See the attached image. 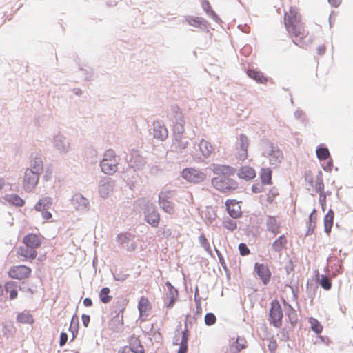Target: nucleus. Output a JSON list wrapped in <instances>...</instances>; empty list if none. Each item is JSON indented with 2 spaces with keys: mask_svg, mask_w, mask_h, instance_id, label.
<instances>
[{
  "mask_svg": "<svg viewBox=\"0 0 353 353\" xmlns=\"http://www.w3.org/2000/svg\"><path fill=\"white\" fill-rule=\"evenodd\" d=\"M3 289L1 284L0 283V296H1L3 295Z\"/></svg>",
  "mask_w": 353,
  "mask_h": 353,
  "instance_id": "63",
  "label": "nucleus"
},
{
  "mask_svg": "<svg viewBox=\"0 0 353 353\" xmlns=\"http://www.w3.org/2000/svg\"><path fill=\"white\" fill-rule=\"evenodd\" d=\"M201 246L208 252H211V247L210 243L204 234H201L199 238Z\"/></svg>",
  "mask_w": 353,
  "mask_h": 353,
  "instance_id": "42",
  "label": "nucleus"
},
{
  "mask_svg": "<svg viewBox=\"0 0 353 353\" xmlns=\"http://www.w3.org/2000/svg\"><path fill=\"white\" fill-rule=\"evenodd\" d=\"M320 285L325 290H329L332 288V282L330 279L325 275H322L319 279Z\"/></svg>",
  "mask_w": 353,
  "mask_h": 353,
  "instance_id": "39",
  "label": "nucleus"
},
{
  "mask_svg": "<svg viewBox=\"0 0 353 353\" xmlns=\"http://www.w3.org/2000/svg\"><path fill=\"white\" fill-rule=\"evenodd\" d=\"M43 169V162L41 159H36L32 165V169L33 172H37L39 174L40 172Z\"/></svg>",
  "mask_w": 353,
  "mask_h": 353,
  "instance_id": "43",
  "label": "nucleus"
},
{
  "mask_svg": "<svg viewBox=\"0 0 353 353\" xmlns=\"http://www.w3.org/2000/svg\"><path fill=\"white\" fill-rule=\"evenodd\" d=\"M237 174L241 179L251 180L256 176V172L253 168L245 165L239 170Z\"/></svg>",
  "mask_w": 353,
  "mask_h": 353,
  "instance_id": "20",
  "label": "nucleus"
},
{
  "mask_svg": "<svg viewBox=\"0 0 353 353\" xmlns=\"http://www.w3.org/2000/svg\"><path fill=\"white\" fill-rule=\"evenodd\" d=\"M181 176L185 180L192 183H199L204 181L206 179L205 173L200 170L193 168L183 169Z\"/></svg>",
  "mask_w": 353,
  "mask_h": 353,
  "instance_id": "5",
  "label": "nucleus"
},
{
  "mask_svg": "<svg viewBox=\"0 0 353 353\" xmlns=\"http://www.w3.org/2000/svg\"><path fill=\"white\" fill-rule=\"evenodd\" d=\"M190 196H191V199L193 200V196H192V193H190Z\"/></svg>",
  "mask_w": 353,
  "mask_h": 353,
  "instance_id": "64",
  "label": "nucleus"
},
{
  "mask_svg": "<svg viewBox=\"0 0 353 353\" xmlns=\"http://www.w3.org/2000/svg\"><path fill=\"white\" fill-rule=\"evenodd\" d=\"M334 213L332 210H329L324 217V230L329 235L334 223Z\"/></svg>",
  "mask_w": 353,
  "mask_h": 353,
  "instance_id": "25",
  "label": "nucleus"
},
{
  "mask_svg": "<svg viewBox=\"0 0 353 353\" xmlns=\"http://www.w3.org/2000/svg\"><path fill=\"white\" fill-rule=\"evenodd\" d=\"M81 319H82V322H83V325L85 327H88L90 320V316L87 315V314H83Z\"/></svg>",
  "mask_w": 353,
  "mask_h": 353,
  "instance_id": "50",
  "label": "nucleus"
},
{
  "mask_svg": "<svg viewBox=\"0 0 353 353\" xmlns=\"http://www.w3.org/2000/svg\"><path fill=\"white\" fill-rule=\"evenodd\" d=\"M5 180L3 179V178H0V191H1L3 190V188H4L5 186Z\"/></svg>",
  "mask_w": 353,
  "mask_h": 353,
  "instance_id": "59",
  "label": "nucleus"
},
{
  "mask_svg": "<svg viewBox=\"0 0 353 353\" xmlns=\"http://www.w3.org/2000/svg\"><path fill=\"white\" fill-rule=\"evenodd\" d=\"M118 159L114 152L112 150H107L103 155V159L101 162L102 171L107 174H112L117 170Z\"/></svg>",
  "mask_w": 353,
  "mask_h": 353,
  "instance_id": "4",
  "label": "nucleus"
},
{
  "mask_svg": "<svg viewBox=\"0 0 353 353\" xmlns=\"http://www.w3.org/2000/svg\"><path fill=\"white\" fill-rule=\"evenodd\" d=\"M83 304L86 307H90L92 305V301L91 300V299L90 298H85L84 300H83Z\"/></svg>",
  "mask_w": 353,
  "mask_h": 353,
  "instance_id": "56",
  "label": "nucleus"
},
{
  "mask_svg": "<svg viewBox=\"0 0 353 353\" xmlns=\"http://www.w3.org/2000/svg\"><path fill=\"white\" fill-rule=\"evenodd\" d=\"M268 347L272 352H274L277 347L276 341H270Z\"/></svg>",
  "mask_w": 353,
  "mask_h": 353,
  "instance_id": "53",
  "label": "nucleus"
},
{
  "mask_svg": "<svg viewBox=\"0 0 353 353\" xmlns=\"http://www.w3.org/2000/svg\"><path fill=\"white\" fill-rule=\"evenodd\" d=\"M199 147L203 157L205 158L210 157L213 151L212 144L205 139L200 141Z\"/></svg>",
  "mask_w": 353,
  "mask_h": 353,
  "instance_id": "24",
  "label": "nucleus"
},
{
  "mask_svg": "<svg viewBox=\"0 0 353 353\" xmlns=\"http://www.w3.org/2000/svg\"><path fill=\"white\" fill-rule=\"evenodd\" d=\"M212 184L217 190L223 192L234 190L238 187L236 181L226 175H219L214 177L212 179Z\"/></svg>",
  "mask_w": 353,
  "mask_h": 353,
  "instance_id": "3",
  "label": "nucleus"
},
{
  "mask_svg": "<svg viewBox=\"0 0 353 353\" xmlns=\"http://www.w3.org/2000/svg\"><path fill=\"white\" fill-rule=\"evenodd\" d=\"M154 137L161 141L165 140L168 135L167 128L161 121H154L153 123Z\"/></svg>",
  "mask_w": 353,
  "mask_h": 353,
  "instance_id": "13",
  "label": "nucleus"
},
{
  "mask_svg": "<svg viewBox=\"0 0 353 353\" xmlns=\"http://www.w3.org/2000/svg\"><path fill=\"white\" fill-rule=\"evenodd\" d=\"M51 205L52 199L50 198H43L39 199L37 203L34 205V209L37 211H43L49 209Z\"/></svg>",
  "mask_w": 353,
  "mask_h": 353,
  "instance_id": "33",
  "label": "nucleus"
},
{
  "mask_svg": "<svg viewBox=\"0 0 353 353\" xmlns=\"http://www.w3.org/2000/svg\"><path fill=\"white\" fill-rule=\"evenodd\" d=\"M205 323L208 325H212L216 323V318L213 313H208L205 316Z\"/></svg>",
  "mask_w": 353,
  "mask_h": 353,
  "instance_id": "45",
  "label": "nucleus"
},
{
  "mask_svg": "<svg viewBox=\"0 0 353 353\" xmlns=\"http://www.w3.org/2000/svg\"><path fill=\"white\" fill-rule=\"evenodd\" d=\"M211 170L214 174H216L219 176L226 175L228 174H230L234 172L232 168L230 166L217 164L212 165Z\"/></svg>",
  "mask_w": 353,
  "mask_h": 353,
  "instance_id": "26",
  "label": "nucleus"
},
{
  "mask_svg": "<svg viewBox=\"0 0 353 353\" xmlns=\"http://www.w3.org/2000/svg\"><path fill=\"white\" fill-rule=\"evenodd\" d=\"M265 153L269 158L270 163L275 167L279 165L283 159L281 150L272 145L268 146Z\"/></svg>",
  "mask_w": 353,
  "mask_h": 353,
  "instance_id": "9",
  "label": "nucleus"
},
{
  "mask_svg": "<svg viewBox=\"0 0 353 353\" xmlns=\"http://www.w3.org/2000/svg\"><path fill=\"white\" fill-rule=\"evenodd\" d=\"M23 243L27 247L32 248L36 250L40 247L41 241L37 234H28L23 237Z\"/></svg>",
  "mask_w": 353,
  "mask_h": 353,
  "instance_id": "16",
  "label": "nucleus"
},
{
  "mask_svg": "<svg viewBox=\"0 0 353 353\" xmlns=\"http://www.w3.org/2000/svg\"><path fill=\"white\" fill-rule=\"evenodd\" d=\"M226 208L230 216L237 219L241 216V206L235 200H228L225 203Z\"/></svg>",
  "mask_w": 353,
  "mask_h": 353,
  "instance_id": "15",
  "label": "nucleus"
},
{
  "mask_svg": "<svg viewBox=\"0 0 353 353\" xmlns=\"http://www.w3.org/2000/svg\"><path fill=\"white\" fill-rule=\"evenodd\" d=\"M67 341H68V334L65 332H61L60 334V341H59L60 346L62 347L64 345H65Z\"/></svg>",
  "mask_w": 353,
  "mask_h": 353,
  "instance_id": "48",
  "label": "nucleus"
},
{
  "mask_svg": "<svg viewBox=\"0 0 353 353\" xmlns=\"http://www.w3.org/2000/svg\"><path fill=\"white\" fill-rule=\"evenodd\" d=\"M312 177L310 174L306 175V176H305V179L307 180L308 182L314 187L315 190L317 192H319L320 194H322L323 190H324V184L323 183L322 179L321 177H317L315 179L314 185L312 184Z\"/></svg>",
  "mask_w": 353,
  "mask_h": 353,
  "instance_id": "31",
  "label": "nucleus"
},
{
  "mask_svg": "<svg viewBox=\"0 0 353 353\" xmlns=\"http://www.w3.org/2000/svg\"><path fill=\"white\" fill-rule=\"evenodd\" d=\"M320 202L321 203V206H322V208H323V210H324V207L325 205V195L323 194H321L320 195Z\"/></svg>",
  "mask_w": 353,
  "mask_h": 353,
  "instance_id": "55",
  "label": "nucleus"
},
{
  "mask_svg": "<svg viewBox=\"0 0 353 353\" xmlns=\"http://www.w3.org/2000/svg\"><path fill=\"white\" fill-rule=\"evenodd\" d=\"M249 146V140L248 137L241 134L239 135V142L236 147V157L240 161H245L248 158V149Z\"/></svg>",
  "mask_w": 353,
  "mask_h": 353,
  "instance_id": "8",
  "label": "nucleus"
},
{
  "mask_svg": "<svg viewBox=\"0 0 353 353\" xmlns=\"http://www.w3.org/2000/svg\"><path fill=\"white\" fill-rule=\"evenodd\" d=\"M252 191L254 193H259L263 191V186L259 183H256L252 185Z\"/></svg>",
  "mask_w": 353,
  "mask_h": 353,
  "instance_id": "49",
  "label": "nucleus"
},
{
  "mask_svg": "<svg viewBox=\"0 0 353 353\" xmlns=\"http://www.w3.org/2000/svg\"><path fill=\"white\" fill-rule=\"evenodd\" d=\"M239 250L240 254L242 256L248 255L250 252V250L248 248V246L246 245V244H245L243 243H241L239 245Z\"/></svg>",
  "mask_w": 353,
  "mask_h": 353,
  "instance_id": "47",
  "label": "nucleus"
},
{
  "mask_svg": "<svg viewBox=\"0 0 353 353\" xmlns=\"http://www.w3.org/2000/svg\"><path fill=\"white\" fill-rule=\"evenodd\" d=\"M165 285L168 288V292L165 294V299L168 301L165 303L166 307L172 308L178 300L179 292L169 281L165 283Z\"/></svg>",
  "mask_w": 353,
  "mask_h": 353,
  "instance_id": "11",
  "label": "nucleus"
},
{
  "mask_svg": "<svg viewBox=\"0 0 353 353\" xmlns=\"http://www.w3.org/2000/svg\"><path fill=\"white\" fill-rule=\"evenodd\" d=\"M284 25L293 42L295 44L301 45L309 32L301 21V17L297 7L291 6L289 11L285 13Z\"/></svg>",
  "mask_w": 353,
  "mask_h": 353,
  "instance_id": "1",
  "label": "nucleus"
},
{
  "mask_svg": "<svg viewBox=\"0 0 353 353\" xmlns=\"http://www.w3.org/2000/svg\"><path fill=\"white\" fill-rule=\"evenodd\" d=\"M118 239L121 241L124 242L128 239V235L126 234H121L118 236Z\"/></svg>",
  "mask_w": 353,
  "mask_h": 353,
  "instance_id": "57",
  "label": "nucleus"
},
{
  "mask_svg": "<svg viewBox=\"0 0 353 353\" xmlns=\"http://www.w3.org/2000/svg\"><path fill=\"white\" fill-rule=\"evenodd\" d=\"M39 174L32 170H26L23 179V188L26 191H31L37 184Z\"/></svg>",
  "mask_w": 353,
  "mask_h": 353,
  "instance_id": "10",
  "label": "nucleus"
},
{
  "mask_svg": "<svg viewBox=\"0 0 353 353\" xmlns=\"http://www.w3.org/2000/svg\"><path fill=\"white\" fill-rule=\"evenodd\" d=\"M196 310H197V313L201 314V312H202V309H201V304L200 303H199L197 304V306H196Z\"/></svg>",
  "mask_w": 353,
  "mask_h": 353,
  "instance_id": "60",
  "label": "nucleus"
},
{
  "mask_svg": "<svg viewBox=\"0 0 353 353\" xmlns=\"http://www.w3.org/2000/svg\"><path fill=\"white\" fill-rule=\"evenodd\" d=\"M164 233H166L167 236H169L171 235L172 232H171V230L170 229H168L167 231H164Z\"/></svg>",
  "mask_w": 353,
  "mask_h": 353,
  "instance_id": "62",
  "label": "nucleus"
},
{
  "mask_svg": "<svg viewBox=\"0 0 353 353\" xmlns=\"http://www.w3.org/2000/svg\"><path fill=\"white\" fill-rule=\"evenodd\" d=\"M288 240L285 235L280 236L272 243V248L275 252H281L285 248Z\"/></svg>",
  "mask_w": 353,
  "mask_h": 353,
  "instance_id": "29",
  "label": "nucleus"
},
{
  "mask_svg": "<svg viewBox=\"0 0 353 353\" xmlns=\"http://www.w3.org/2000/svg\"><path fill=\"white\" fill-rule=\"evenodd\" d=\"M145 219L152 227H157L160 221V216L154 208H150L145 214Z\"/></svg>",
  "mask_w": 353,
  "mask_h": 353,
  "instance_id": "18",
  "label": "nucleus"
},
{
  "mask_svg": "<svg viewBox=\"0 0 353 353\" xmlns=\"http://www.w3.org/2000/svg\"><path fill=\"white\" fill-rule=\"evenodd\" d=\"M245 346L244 345H242L240 347H239L238 346L236 347V350H233V347H230V351L232 352V353H236V352H239L241 350H242L243 348H244Z\"/></svg>",
  "mask_w": 353,
  "mask_h": 353,
  "instance_id": "58",
  "label": "nucleus"
},
{
  "mask_svg": "<svg viewBox=\"0 0 353 353\" xmlns=\"http://www.w3.org/2000/svg\"><path fill=\"white\" fill-rule=\"evenodd\" d=\"M309 323L311 325V329L312 331H314L316 334H320L323 331V326L319 323V321L312 317H310L309 319Z\"/></svg>",
  "mask_w": 353,
  "mask_h": 353,
  "instance_id": "37",
  "label": "nucleus"
},
{
  "mask_svg": "<svg viewBox=\"0 0 353 353\" xmlns=\"http://www.w3.org/2000/svg\"><path fill=\"white\" fill-rule=\"evenodd\" d=\"M254 271L261 279L263 284L266 285L269 283L272 274L268 265L263 263H256L254 265Z\"/></svg>",
  "mask_w": 353,
  "mask_h": 353,
  "instance_id": "12",
  "label": "nucleus"
},
{
  "mask_svg": "<svg viewBox=\"0 0 353 353\" xmlns=\"http://www.w3.org/2000/svg\"><path fill=\"white\" fill-rule=\"evenodd\" d=\"M81 200L83 201V205H85L86 206V205L88 204V200H87V199H84V198H83V197H81Z\"/></svg>",
  "mask_w": 353,
  "mask_h": 353,
  "instance_id": "61",
  "label": "nucleus"
},
{
  "mask_svg": "<svg viewBox=\"0 0 353 353\" xmlns=\"http://www.w3.org/2000/svg\"><path fill=\"white\" fill-rule=\"evenodd\" d=\"M316 212V210L314 209L309 216L310 228H312V230H314L316 225L317 215Z\"/></svg>",
  "mask_w": 353,
  "mask_h": 353,
  "instance_id": "44",
  "label": "nucleus"
},
{
  "mask_svg": "<svg viewBox=\"0 0 353 353\" xmlns=\"http://www.w3.org/2000/svg\"><path fill=\"white\" fill-rule=\"evenodd\" d=\"M140 316L146 314L151 309L152 305L149 299L145 296H141L138 304Z\"/></svg>",
  "mask_w": 353,
  "mask_h": 353,
  "instance_id": "22",
  "label": "nucleus"
},
{
  "mask_svg": "<svg viewBox=\"0 0 353 353\" xmlns=\"http://www.w3.org/2000/svg\"><path fill=\"white\" fill-rule=\"evenodd\" d=\"M270 322L275 327H279L282 325L283 311L281 306L277 300H274L271 303L270 310Z\"/></svg>",
  "mask_w": 353,
  "mask_h": 353,
  "instance_id": "7",
  "label": "nucleus"
},
{
  "mask_svg": "<svg viewBox=\"0 0 353 353\" xmlns=\"http://www.w3.org/2000/svg\"><path fill=\"white\" fill-rule=\"evenodd\" d=\"M17 254L18 256L23 257L25 260L33 261L37 256V252L32 248L20 246L17 248Z\"/></svg>",
  "mask_w": 353,
  "mask_h": 353,
  "instance_id": "14",
  "label": "nucleus"
},
{
  "mask_svg": "<svg viewBox=\"0 0 353 353\" xmlns=\"http://www.w3.org/2000/svg\"><path fill=\"white\" fill-rule=\"evenodd\" d=\"M329 3L334 7H338L341 3V0H328Z\"/></svg>",
  "mask_w": 353,
  "mask_h": 353,
  "instance_id": "54",
  "label": "nucleus"
},
{
  "mask_svg": "<svg viewBox=\"0 0 353 353\" xmlns=\"http://www.w3.org/2000/svg\"><path fill=\"white\" fill-rule=\"evenodd\" d=\"M41 212L42 213V216L43 219H50V218H52V214L50 212H48L47 210H43Z\"/></svg>",
  "mask_w": 353,
  "mask_h": 353,
  "instance_id": "52",
  "label": "nucleus"
},
{
  "mask_svg": "<svg viewBox=\"0 0 353 353\" xmlns=\"http://www.w3.org/2000/svg\"><path fill=\"white\" fill-rule=\"evenodd\" d=\"M32 269L24 265L12 266L8 272V276L14 279L23 280L30 277Z\"/></svg>",
  "mask_w": 353,
  "mask_h": 353,
  "instance_id": "6",
  "label": "nucleus"
},
{
  "mask_svg": "<svg viewBox=\"0 0 353 353\" xmlns=\"http://www.w3.org/2000/svg\"><path fill=\"white\" fill-rule=\"evenodd\" d=\"M159 205L161 208L168 214H173L174 212V204L168 201L163 198L162 196H159Z\"/></svg>",
  "mask_w": 353,
  "mask_h": 353,
  "instance_id": "34",
  "label": "nucleus"
},
{
  "mask_svg": "<svg viewBox=\"0 0 353 353\" xmlns=\"http://www.w3.org/2000/svg\"><path fill=\"white\" fill-rule=\"evenodd\" d=\"M129 348L134 353H144L143 345L139 337L132 335L129 339Z\"/></svg>",
  "mask_w": 353,
  "mask_h": 353,
  "instance_id": "19",
  "label": "nucleus"
},
{
  "mask_svg": "<svg viewBox=\"0 0 353 353\" xmlns=\"http://www.w3.org/2000/svg\"><path fill=\"white\" fill-rule=\"evenodd\" d=\"M17 288L18 285L14 281H8L5 284V290L7 293H9V296L11 300H13L17 297Z\"/></svg>",
  "mask_w": 353,
  "mask_h": 353,
  "instance_id": "28",
  "label": "nucleus"
},
{
  "mask_svg": "<svg viewBox=\"0 0 353 353\" xmlns=\"http://www.w3.org/2000/svg\"><path fill=\"white\" fill-rule=\"evenodd\" d=\"M325 50L326 48L325 45H321L316 49L319 55H323L325 52Z\"/></svg>",
  "mask_w": 353,
  "mask_h": 353,
  "instance_id": "51",
  "label": "nucleus"
},
{
  "mask_svg": "<svg viewBox=\"0 0 353 353\" xmlns=\"http://www.w3.org/2000/svg\"><path fill=\"white\" fill-rule=\"evenodd\" d=\"M17 322L21 324H32L34 323L33 316L28 312H22L17 316Z\"/></svg>",
  "mask_w": 353,
  "mask_h": 353,
  "instance_id": "30",
  "label": "nucleus"
},
{
  "mask_svg": "<svg viewBox=\"0 0 353 353\" xmlns=\"http://www.w3.org/2000/svg\"><path fill=\"white\" fill-rule=\"evenodd\" d=\"M223 225L230 231H234L237 228L236 222L230 219H224L223 221Z\"/></svg>",
  "mask_w": 353,
  "mask_h": 353,
  "instance_id": "40",
  "label": "nucleus"
},
{
  "mask_svg": "<svg viewBox=\"0 0 353 353\" xmlns=\"http://www.w3.org/2000/svg\"><path fill=\"white\" fill-rule=\"evenodd\" d=\"M112 191L109 184H103L100 186L99 192L103 197H106Z\"/></svg>",
  "mask_w": 353,
  "mask_h": 353,
  "instance_id": "46",
  "label": "nucleus"
},
{
  "mask_svg": "<svg viewBox=\"0 0 353 353\" xmlns=\"http://www.w3.org/2000/svg\"><path fill=\"white\" fill-rule=\"evenodd\" d=\"M247 74L259 83L266 84L268 83V77L264 76L261 71L250 69L247 71Z\"/></svg>",
  "mask_w": 353,
  "mask_h": 353,
  "instance_id": "21",
  "label": "nucleus"
},
{
  "mask_svg": "<svg viewBox=\"0 0 353 353\" xmlns=\"http://www.w3.org/2000/svg\"><path fill=\"white\" fill-rule=\"evenodd\" d=\"M185 21L190 26L200 29H206L209 26V23L202 17L188 16L185 18Z\"/></svg>",
  "mask_w": 353,
  "mask_h": 353,
  "instance_id": "17",
  "label": "nucleus"
},
{
  "mask_svg": "<svg viewBox=\"0 0 353 353\" xmlns=\"http://www.w3.org/2000/svg\"><path fill=\"white\" fill-rule=\"evenodd\" d=\"M318 159L321 161L325 160L330 157V152L327 148H319L316 151Z\"/></svg>",
  "mask_w": 353,
  "mask_h": 353,
  "instance_id": "38",
  "label": "nucleus"
},
{
  "mask_svg": "<svg viewBox=\"0 0 353 353\" xmlns=\"http://www.w3.org/2000/svg\"><path fill=\"white\" fill-rule=\"evenodd\" d=\"M260 178L263 185L272 184V170L268 168H262L260 173Z\"/></svg>",
  "mask_w": 353,
  "mask_h": 353,
  "instance_id": "32",
  "label": "nucleus"
},
{
  "mask_svg": "<svg viewBox=\"0 0 353 353\" xmlns=\"http://www.w3.org/2000/svg\"><path fill=\"white\" fill-rule=\"evenodd\" d=\"M110 290L109 288H103L99 292V298L102 303H108L112 299V296L110 295Z\"/></svg>",
  "mask_w": 353,
  "mask_h": 353,
  "instance_id": "35",
  "label": "nucleus"
},
{
  "mask_svg": "<svg viewBox=\"0 0 353 353\" xmlns=\"http://www.w3.org/2000/svg\"><path fill=\"white\" fill-rule=\"evenodd\" d=\"M268 230L277 234L279 232L280 225L274 217H270L268 220Z\"/></svg>",
  "mask_w": 353,
  "mask_h": 353,
  "instance_id": "36",
  "label": "nucleus"
},
{
  "mask_svg": "<svg viewBox=\"0 0 353 353\" xmlns=\"http://www.w3.org/2000/svg\"><path fill=\"white\" fill-rule=\"evenodd\" d=\"M172 115L173 121L175 123L174 128L175 131L178 130V133L175 134V141L177 143V145L179 148L184 149L188 145V141L185 140L183 141V139H186L183 137V133L184 132V125H185V119L184 116L178 106H174L172 108Z\"/></svg>",
  "mask_w": 353,
  "mask_h": 353,
  "instance_id": "2",
  "label": "nucleus"
},
{
  "mask_svg": "<svg viewBox=\"0 0 353 353\" xmlns=\"http://www.w3.org/2000/svg\"><path fill=\"white\" fill-rule=\"evenodd\" d=\"M201 7L203 9V10L205 12V13L211 17L213 20H214L216 22H221V19L218 17V15L215 13V12L212 10L211 5L210 2L207 0H203L201 2Z\"/></svg>",
  "mask_w": 353,
  "mask_h": 353,
  "instance_id": "27",
  "label": "nucleus"
},
{
  "mask_svg": "<svg viewBox=\"0 0 353 353\" xmlns=\"http://www.w3.org/2000/svg\"><path fill=\"white\" fill-rule=\"evenodd\" d=\"M8 201L13 205L19 207L23 206L25 203L24 201L17 194L11 195Z\"/></svg>",
  "mask_w": 353,
  "mask_h": 353,
  "instance_id": "41",
  "label": "nucleus"
},
{
  "mask_svg": "<svg viewBox=\"0 0 353 353\" xmlns=\"http://www.w3.org/2000/svg\"><path fill=\"white\" fill-rule=\"evenodd\" d=\"M189 333L187 329H185L182 332V338L181 342L179 343L176 340L174 344L179 345V349L177 351V353H186L188 351V341Z\"/></svg>",
  "mask_w": 353,
  "mask_h": 353,
  "instance_id": "23",
  "label": "nucleus"
}]
</instances>
